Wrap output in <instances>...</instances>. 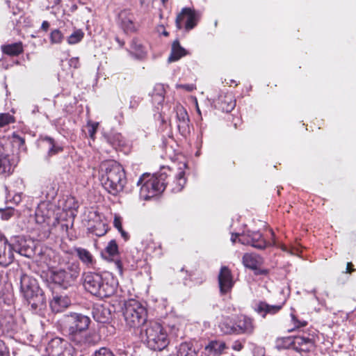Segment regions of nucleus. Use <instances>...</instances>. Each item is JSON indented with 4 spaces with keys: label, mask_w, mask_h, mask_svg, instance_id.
<instances>
[{
    "label": "nucleus",
    "mask_w": 356,
    "mask_h": 356,
    "mask_svg": "<svg viewBox=\"0 0 356 356\" xmlns=\"http://www.w3.org/2000/svg\"><path fill=\"white\" fill-rule=\"evenodd\" d=\"M78 63H79V60H78V59H77V58H72V59L70 60V65H74V66L75 67H76V64H77Z\"/></svg>",
    "instance_id": "680f3d73"
},
{
    "label": "nucleus",
    "mask_w": 356,
    "mask_h": 356,
    "mask_svg": "<svg viewBox=\"0 0 356 356\" xmlns=\"http://www.w3.org/2000/svg\"><path fill=\"white\" fill-rule=\"evenodd\" d=\"M39 145L40 148L47 152L48 158L63 151V147L50 137L46 136L42 138L40 140Z\"/></svg>",
    "instance_id": "6ab92c4d"
},
{
    "label": "nucleus",
    "mask_w": 356,
    "mask_h": 356,
    "mask_svg": "<svg viewBox=\"0 0 356 356\" xmlns=\"http://www.w3.org/2000/svg\"><path fill=\"white\" fill-rule=\"evenodd\" d=\"M106 229H102V230H99L98 232H95V234L97 235V236H103L106 234Z\"/></svg>",
    "instance_id": "e2e57ef3"
},
{
    "label": "nucleus",
    "mask_w": 356,
    "mask_h": 356,
    "mask_svg": "<svg viewBox=\"0 0 356 356\" xmlns=\"http://www.w3.org/2000/svg\"><path fill=\"white\" fill-rule=\"evenodd\" d=\"M186 54V50L180 46L179 41L175 40L172 44L171 54L168 58V62L177 61Z\"/></svg>",
    "instance_id": "473e14b6"
},
{
    "label": "nucleus",
    "mask_w": 356,
    "mask_h": 356,
    "mask_svg": "<svg viewBox=\"0 0 356 356\" xmlns=\"http://www.w3.org/2000/svg\"><path fill=\"white\" fill-rule=\"evenodd\" d=\"M242 261L243 265L250 269H257L263 263L262 258L254 253H245L243 258Z\"/></svg>",
    "instance_id": "bb28decb"
},
{
    "label": "nucleus",
    "mask_w": 356,
    "mask_h": 356,
    "mask_svg": "<svg viewBox=\"0 0 356 356\" xmlns=\"http://www.w3.org/2000/svg\"><path fill=\"white\" fill-rule=\"evenodd\" d=\"M2 51L9 56H18L23 52V46L21 42L1 46Z\"/></svg>",
    "instance_id": "72a5a7b5"
},
{
    "label": "nucleus",
    "mask_w": 356,
    "mask_h": 356,
    "mask_svg": "<svg viewBox=\"0 0 356 356\" xmlns=\"http://www.w3.org/2000/svg\"><path fill=\"white\" fill-rule=\"evenodd\" d=\"M121 234L122 237L125 240L127 241L129 238V236L127 232H126L124 230L121 229L119 231Z\"/></svg>",
    "instance_id": "4d7b16f0"
},
{
    "label": "nucleus",
    "mask_w": 356,
    "mask_h": 356,
    "mask_svg": "<svg viewBox=\"0 0 356 356\" xmlns=\"http://www.w3.org/2000/svg\"><path fill=\"white\" fill-rule=\"evenodd\" d=\"M60 321L70 339L73 341L81 339L80 335L88 330L90 318L80 313H70L63 315Z\"/></svg>",
    "instance_id": "20e7f679"
},
{
    "label": "nucleus",
    "mask_w": 356,
    "mask_h": 356,
    "mask_svg": "<svg viewBox=\"0 0 356 356\" xmlns=\"http://www.w3.org/2000/svg\"><path fill=\"white\" fill-rule=\"evenodd\" d=\"M13 137L15 139V141H18L20 145H23L24 144V143H25L24 139L22 138V137H20L17 135H15V134L13 135Z\"/></svg>",
    "instance_id": "6e6d98bb"
},
{
    "label": "nucleus",
    "mask_w": 356,
    "mask_h": 356,
    "mask_svg": "<svg viewBox=\"0 0 356 356\" xmlns=\"http://www.w3.org/2000/svg\"><path fill=\"white\" fill-rule=\"evenodd\" d=\"M118 17L120 22H134L135 20L133 13L128 9L121 10Z\"/></svg>",
    "instance_id": "4c0bfd02"
},
{
    "label": "nucleus",
    "mask_w": 356,
    "mask_h": 356,
    "mask_svg": "<svg viewBox=\"0 0 356 356\" xmlns=\"http://www.w3.org/2000/svg\"><path fill=\"white\" fill-rule=\"evenodd\" d=\"M12 201H13L15 204H18L19 202H21V195H20V194H16V195H15L13 197Z\"/></svg>",
    "instance_id": "5fc2aeb1"
},
{
    "label": "nucleus",
    "mask_w": 356,
    "mask_h": 356,
    "mask_svg": "<svg viewBox=\"0 0 356 356\" xmlns=\"http://www.w3.org/2000/svg\"><path fill=\"white\" fill-rule=\"evenodd\" d=\"M99 124L97 122H89L87 124V127L88 128V134L90 138L92 140L95 139V134L97 132V129L98 127Z\"/></svg>",
    "instance_id": "a19ab883"
},
{
    "label": "nucleus",
    "mask_w": 356,
    "mask_h": 356,
    "mask_svg": "<svg viewBox=\"0 0 356 356\" xmlns=\"http://www.w3.org/2000/svg\"><path fill=\"white\" fill-rule=\"evenodd\" d=\"M293 348V337H282L276 340V348L277 349H286Z\"/></svg>",
    "instance_id": "e433bc0d"
},
{
    "label": "nucleus",
    "mask_w": 356,
    "mask_h": 356,
    "mask_svg": "<svg viewBox=\"0 0 356 356\" xmlns=\"http://www.w3.org/2000/svg\"><path fill=\"white\" fill-rule=\"evenodd\" d=\"M0 356H10L8 347L0 339Z\"/></svg>",
    "instance_id": "c03bdc74"
},
{
    "label": "nucleus",
    "mask_w": 356,
    "mask_h": 356,
    "mask_svg": "<svg viewBox=\"0 0 356 356\" xmlns=\"http://www.w3.org/2000/svg\"><path fill=\"white\" fill-rule=\"evenodd\" d=\"M242 236H240L238 234H232V238H231V241L233 242V243H235L236 241V238H238V239L241 237Z\"/></svg>",
    "instance_id": "bf43d9fd"
},
{
    "label": "nucleus",
    "mask_w": 356,
    "mask_h": 356,
    "mask_svg": "<svg viewBox=\"0 0 356 356\" xmlns=\"http://www.w3.org/2000/svg\"><path fill=\"white\" fill-rule=\"evenodd\" d=\"M226 348V344L222 341H212L205 346L202 356H219Z\"/></svg>",
    "instance_id": "5701e85b"
},
{
    "label": "nucleus",
    "mask_w": 356,
    "mask_h": 356,
    "mask_svg": "<svg viewBox=\"0 0 356 356\" xmlns=\"http://www.w3.org/2000/svg\"><path fill=\"white\" fill-rule=\"evenodd\" d=\"M177 89H184L187 91H193L195 87L193 84H177L176 85Z\"/></svg>",
    "instance_id": "de8ad7c7"
},
{
    "label": "nucleus",
    "mask_w": 356,
    "mask_h": 356,
    "mask_svg": "<svg viewBox=\"0 0 356 356\" xmlns=\"http://www.w3.org/2000/svg\"><path fill=\"white\" fill-rule=\"evenodd\" d=\"M14 259V253L11 243L6 237L0 236V265L7 266Z\"/></svg>",
    "instance_id": "4468645a"
},
{
    "label": "nucleus",
    "mask_w": 356,
    "mask_h": 356,
    "mask_svg": "<svg viewBox=\"0 0 356 356\" xmlns=\"http://www.w3.org/2000/svg\"><path fill=\"white\" fill-rule=\"evenodd\" d=\"M313 345V340L309 337L302 336L293 337V348L298 352L309 351Z\"/></svg>",
    "instance_id": "b1692460"
},
{
    "label": "nucleus",
    "mask_w": 356,
    "mask_h": 356,
    "mask_svg": "<svg viewBox=\"0 0 356 356\" xmlns=\"http://www.w3.org/2000/svg\"><path fill=\"white\" fill-rule=\"evenodd\" d=\"M167 177L165 172L159 175L143 174L137 182V185L140 186V198L147 200L163 193L167 184Z\"/></svg>",
    "instance_id": "f03ea898"
},
{
    "label": "nucleus",
    "mask_w": 356,
    "mask_h": 356,
    "mask_svg": "<svg viewBox=\"0 0 356 356\" xmlns=\"http://www.w3.org/2000/svg\"><path fill=\"white\" fill-rule=\"evenodd\" d=\"M76 255L81 263L88 268H92L96 264V260L92 253L86 248L76 247L74 249Z\"/></svg>",
    "instance_id": "4be33fe9"
},
{
    "label": "nucleus",
    "mask_w": 356,
    "mask_h": 356,
    "mask_svg": "<svg viewBox=\"0 0 356 356\" xmlns=\"http://www.w3.org/2000/svg\"><path fill=\"white\" fill-rule=\"evenodd\" d=\"M202 19V13L191 8H184L177 15L175 22H197Z\"/></svg>",
    "instance_id": "f3484780"
},
{
    "label": "nucleus",
    "mask_w": 356,
    "mask_h": 356,
    "mask_svg": "<svg viewBox=\"0 0 356 356\" xmlns=\"http://www.w3.org/2000/svg\"><path fill=\"white\" fill-rule=\"evenodd\" d=\"M102 255L104 259L114 261L117 268L122 271L121 261L117 258L118 255V246L115 240H111L108 243Z\"/></svg>",
    "instance_id": "a211bd4d"
},
{
    "label": "nucleus",
    "mask_w": 356,
    "mask_h": 356,
    "mask_svg": "<svg viewBox=\"0 0 356 356\" xmlns=\"http://www.w3.org/2000/svg\"><path fill=\"white\" fill-rule=\"evenodd\" d=\"M81 339H79L77 341H73V342L79 346L83 345H95L97 343L100 337L98 334H97L95 332H89L86 333V332L80 335Z\"/></svg>",
    "instance_id": "7c9ffc66"
},
{
    "label": "nucleus",
    "mask_w": 356,
    "mask_h": 356,
    "mask_svg": "<svg viewBox=\"0 0 356 356\" xmlns=\"http://www.w3.org/2000/svg\"><path fill=\"white\" fill-rule=\"evenodd\" d=\"M352 266H353L352 263H351V262H348V263L347 264V267H346V273H352L353 271H354V270H355V269H353V268H352Z\"/></svg>",
    "instance_id": "13d9d810"
},
{
    "label": "nucleus",
    "mask_w": 356,
    "mask_h": 356,
    "mask_svg": "<svg viewBox=\"0 0 356 356\" xmlns=\"http://www.w3.org/2000/svg\"><path fill=\"white\" fill-rule=\"evenodd\" d=\"M196 24H176V26L178 29L185 28L186 31H189L193 29Z\"/></svg>",
    "instance_id": "09e8293b"
},
{
    "label": "nucleus",
    "mask_w": 356,
    "mask_h": 356,
    "mask_svg": "<svg viewBox=\"0 0 356 356\" xmlns=\"http://www.w3.org/2000/svg\"><path fill=\"white\" fill-rule=\"evenodd\" d=\"M49 24H42V29L44 31L47 30V29L49 28Z\"/></svg>",
    "instance_id": "0e129e2a"
},
{
    "label": "nucleus",
    "mask_w": 356,
    "mask_h": 356,
    "mask_svg": "<svg viewBox=\"0 0 356 356\" xmlns=\"http://www.w3.org/2000/svg\"><path fill=\"white\" fill-rule=\"evenodd\" d=\"M36 223L44 227H55L58 223V218L54 210L47 204L42 202L36 209L35 213Z\"/></svg>",
    "instance_id": "6e6552de"
},
{
    "label": "nucleus",
    "mask_w": 356,
    "mask_h": 356,
    "mask_svg": "<svg viewBox=\"0 0 356 356\" xmlns=\"http://www.w3.org/2000/svg\"><path fill=\"white\" fill-rule=\"evenodd\" d=\"M186 183V179L185 178V172L181 170V168H180V171L176 175V181H175V186L172 188V192H180L183 189Z\"/></svg>",
    "instance_id": "c9c22d12"
},
{
    "label": "nucleus",
    "mask_w": 356,
    "mask_h": 356,
    "mask_svg": "<svg viewBox=\"0 0 356 356\" xmlns=\"http://www.w3.org/2000/svg\"><path fill=\"white\" fill-rule=\"evenodd\" d=\"M198 348L193 343H181L177 349V356H197Z\"/></svg>",
    "instance_id": "c756f323"
},
{
    "label": "nucleus",
    "mask_w": 356,
    "mask_h": 356,
    "mask_svg": "<svg viewBox=\"0 0 356 356\" xmlns=\"http://www.w3.org/2000/svg\"><path fill=\"white\" fill-rule=\"evenodd\" d=\"M94 356H115V355L108 348H101L95 352Z\"/></svg>",
    "instance_id": "37998d69"
},
{
    "label": "nucleus",
    "mask_w": 356,
    "mask_h": 356,
    "mask_svg": "<svg viewBox=\"0 0 356 356\" xmlns=\"http://www.w3.org/2000/svg\"><path fill=\"white\" fill-rule=\"evenodd\" d=\"M123 315L127 326L131 328H138L146 323L147 312L140 302L131 299L124 303Z\"/></svg>",
    "instance_id": "423d86ee"
},
{
    "label": "nucleus",
    "mask_w": 356,
    "mask_h": 356,
    "mask_svg": "<svg viewBox=\"0 0 356 356\" xmlns=\"http://www.w3.org/2000/svg\"><path fill=\"white\" fill-rule=\"evenodd\" d=\"M103 276L95 272H86L83 275V284L85 289L94 296L97 293V284L102 283Z\"/></svg>",
    "instance_id": "2eb2a0df"
},
{
    "label": "nucleus",
    "mask_w": 356,
    "mask_h": 356,
    "mask_svg": "<svg viewBox=\"0 0 356 356\" xmlns=\"http://www.w3.org/2000/svg\"><path fill=\"white\" fill-rule=\"evenodd\" d=\"M238 242L244 245H250L257 249H264L267 246V243L263 238L262 234L259 232L248 231L246 235H242L238 239Z\"/></svg>",
    "instance_id": "ddd939ff"
},
{
    "label": "nucleus",
    "mask_w": 356,
    "mask_h": 356,
    "mask_svg": "<svg viewBox=\"0 0 356 356\" xmlns=\"http://www.w3.org/2000/svg\"><path fill=\"white\" fill-rule=\"evenodd\" d=\"M15 120L13 115L8 113H0V127L15 122Z\"/></svg>",
    "instance_id": "ea45409f"
},
{
    "label": "nucleus",
    "mask_w": 356,
    "mask_h": 356,
    "mask_svg": "<svg viewBox=\"0 0 356 356\" xmlns=\"http://www.w3.org/2000/svg\"><path fill=\"white\" fill-rule=\"evenodd\" d=\"M13 252L30 257L33 252V241L23 236L15 237L11 243Z\"/></svg>",
    "instance_id": "f8f14e48"
},
{
    "label": "nucleus",
    "mask_w": 356,
    "mask_h": 356,
    "mask_svg": "<svg viewBox=\"0 0 356 356\" xmlns=\"http://www.w3.org/2000/svg\"><path fill=\"white\" fill-rule=\"evenodd\" d=\"M232 348L235 350H241L243 348V345L241 342L236 341L233 344Z\"/></svg>",
    "instance_id": "864d4df0"
},
{
    "label": "nucleus",
    "mask_w": 356,
    "mask_h": 356,
    "mask_svg": "<svg viewBox=\"0 0 356 356\" xmlns=\"http://www.w3.org/2000/svg\"><path fill=\"white\" fill-rule=\"evenodd\" d=\"M140 334L147 346L154 350H162L169 343L166 332L160 323L155 321L147 322Z\"/></svg>",
    "instance_id": "7ed1b4c3"
},
{
    "label": "nucleus",
    "mask_w": 356,
    "mask_h": 356,
    "mask_svg": "<svg viewBox=\"0 0 356 356\" xmlns=\"http://www.w3.org/2000/svg\"><path fill=\"white\" fill-rule=\"evenodd\" d=\"M20 289L33 309H36L45 305L46 298L35 279L22 274L20 277Z\"/></svg>",
    "instance_id": "39448f33"
},
{
    "label": "nucleus",
    "mask_w": 356,
    "mask_h": 356,
    "mask_svg": "<svg viewBox=\"0 0 356 356\" xmlns=\"http://www.w3.org/2000/svg\"><path fill=\"white\" fill-rule=\"evenodd\" d=\"M100 181L111 194L121 192L126 184L125 172L122 167L114 161H106L100 165Z\"/></svg>",
    "instance_id": "f257e3e1"
},
{
    "label": "nucleus",
    "mask_w": 356,
    "mask_h": 356,
    "mask_svg": "<svg viewBox=\"0 0 356 356\" xmlns=\"http://www.w3.org/2000/svg\"><path fill=\"white\" fill-rule=\"evenodd\" d=\"M13 171L10 156L6 154H0V174L10 175Z\"/></svg>",
    "instance_id": "2f4dec72"
},
{
    "label": "nucleus",
    "mask_w": 356,
    "mask_h": 356,
    "mask_svg": "<svg viewBox=\"0 0 356 356\" xmlns=\"http://www.w3.org/2000/svg\"><path fill=\"white\" fill-rule=\"evenodd\" d=\"M218 284L222 294L229 292L234 286L232 273L227 266H222L220 268L218 275Z\"/></svg>",
    "instance_id": "dca6fc26"
},
{
    "label": "nucleus",
    "mask_w": 356,
    "mask_h": 356,
    "mask_svg": "<svg viewBox=\"0 0 356 356\" xmlns=\"http://www.w3.org/2000/svg\"><path fill=\"white\" fill-rule=\"evenodd\" d=\"M107 142L114 148L122 147L125 145L124 137L120 133L112 132L105 136Z\"/></svg>",
    "instance_id": "f704fd0d"
},
{
    "label": "nucleus",
    "mask_w": 356,
    "mask_h": 356,
    "mask_svg": "<svg viewBox=\"0 0 356 356\" xmlns=\"http://www.w3.org/2000/svg\"><path fill=\"white\" fill-rule=\"evenodd\" d=\"M46 350L49 356H74V348L67 341L61 338L52 339Z\"/></svg>",
    "instance_id": "1a4fd4ad"
},
{
    "label": "nucleus",
    "mask_w": 356,
    "mask_h": 356,
    "mask_svg": "<svg viewBox=\"0 0 356 356\" xmlns=\"http://www.w3.org/2000/svg\"><path fill=\"white\" fill-rule=\"evenodd\" d=\"M51 41L52 43H59L63 39V35L58 30H54L51 33Z\"/></svg>",
    "instance_id": "79ce46f5"
},
{
    "label": "nucleus",
    "mask_w": 356,
    "mask_h": 356,
    "mask_svg": "<svg viewBox=\"0 0 356 356\" xmlns=\"http://www.w3.org/2000/svg\"><path fill=\"white\" fill-rule=\"evenodd\" d=\"M177 118L178 120V129L181 134L189 131V116L186 110L181 105L176 107Z\"/></svg>",
    "instance_id": "412c9836"
},
{
    "label": "nucleus",
    "mask_w": 356,
    "mask_h": 356,
    "mask_svg": "<svg viewBox=\"0 0 356 356\" xmlns=\"http://www.w3.org/2000/svg\"><path fill=\"white\" fill-rule=\"evenodd\" d=\"M165 90L163 84L158 83L155 85L152 94V104L157 109L163 104L165 99Z\"/></svg>",
    "instance_id": "c85d7f7f"
},
{
    "label": "nucleus",
    "mask_w": 356,
    "mask_h": 356,
    "mask_svg": "<svg viewBox=\"0 0 356 356\" xmlns=\"http://www.w3.org/2000/svg\"><path fill=\"white\" fill-rule=\"evenodd\" d=\"M139 104V98H136V97H134L131 98L130 101L129 107L130 108H136L138 106Z\"/></svg>",
    "instance_id": "603ef678"
},
{
    "label": "nucleus",
    "mask_w": 356,
    "mask_h": 356,
    "mask_svg": "<svg viewBox=\"0 0 356 356\" xmlns=\"http://www.w3.org/2000/svg\"><path fill=\"white\" fill-rule=\"evenodd\" d=\"M312 293H314V294H316V289H313V290L312 291Z\"/></svg>",
    "instance_id": "338daca9"
},
{
    "label": "nucleus",
    "mask_w": 356,
    "mask_h": 356,
    "mask_svg": "<svg viewBox=\"0 0 356 356\" xmlns=\"http://www.w3.org/2000/svg\"><path fill=\"white\" fill-rule=\"evenodd\" d=\"M80 273L79 264L77 262L67 263L64 268L51 272L52 281L63 289L74 284Z\"/></svg>",
    "instance_id": "0eeeda50"
},
{
    "label": "nucleus",
    "mask_w": 356,
    "mask_h": 356,
    "mask_svg": "<svg viewBox=\"0 0 356 356\" xmlns=\"http://www.w3.org/2000/svg\"><path fill=\"white\" fill-rule=\"evenodd\" d=\"M113 225L116 229H118V231L122 229V222L119 217H115Z\"/></svg>",
    "instance_id": "8fccbe9b"
},
{
    "label": "nucleus",
    "mask_w": 356,
    "mask_h": 356,
    "mask_svg": "<svg viewBox=\"0 0 356 356\" xmlns=\"http://www.w3.org/2000/svg\"><path fill=\"white\" fill-rule=\"evenodd\" d=\"M70 305V300L67 296H54L50 301L51 311L55 313L63 312Z\"/></svg>",
    "instance_id": "393cba45"
},
{
    "label": "nucleus",
    "mask_w": 356,
    "mask_h": 356,
    "mask_svg": "<svg viewBox=\"0 0 356 356\" xmlns=\"http://www.w3.org/2000/svg\"><path fill=\"white\" fill-rule=\"evenodd\" d=\"M254 328L252 318L247 316H241L227 332L229 334L251 335L254 333Z\"/></svg>",
    "instance_id": "9d476101"
},
{
    "label": "nucleus",
    "mask_w": 356,
    "mask_h": 356,
    "mask_svg": "<svg viewBox=\"0 0 356 356\" xmlns=\"http://www.w3.org/2000/svg\"><path fill=\"white\" fill-rule=\"evenodd\" d=\"M93 318L98 323H106L111 319L110 309L102 304H96L92 311Z\"/></svg>",
    "instance_id": "aec40b11"
},
{
    "label": "nucleus",
    "mask_w": 356,
    "mask_h": 356,
    "mask_svg": "<svg viewBox=\"0 0 356 356\" xmlns=\"http://www.w3.org/2000/svg\"><path fill=\"white\" fill-rule=\"evenodd\" d=\"M36 112H39V109H38V107L37 106H35L34 107L33 110L32 111L33 113H35Z\"/></svg>",
    "instance_id": "69168bd1"
},
{
    "label": "nucleus",
    "mask_w": 356,
    "mask_h": 356,
    "mask_svg": "<svg viewBox=\"0 0 356 356\" xmlns=\"http://www.w3.org/2000/svg\"><path fill=\"white\" fill-rule=\"evenodd\" d=\"M163 35H165V36H167V35H168V32L164 31V32H163Z\"/></svg>",
    "instance_id": "774afa93"
},
{
    "label": "nucleus",
    "mask_w": 356,
    "mask_h": 356,
    "mask_svg": "<svg viewBox=\"0 0 356 356\" xmlns=\"http://www.w3.org/2000/svg\"><path fill=\"white\" fill-rule=\"evenodd\" d=\"M284 303L277 305H270L265 302H259L255 305L254 310L263 317L266 314H275L277 313L283 306Z\"/></svg>",
    "instance_id": "a878e982"
},
{
    "label": "nucleus",
    "mask_w": 356,
    "mask_h": 356,
    "mask_svg": "<svg viewBox=\"0 0 356 356\" xmlns=\"http://www.w3.org/2000/svg\"><path fill=\"white\" fill-rule=\"evenodd\" d=\"M122 29L126 33H129V32H134L136 31V29L134 27V24H121Z\"/></svg>",
    "instance_id": "49530a36"
},
{
    "label": "nucleus",
    "mask_w": 356,
    "mask_h": 356,
    "mask_svg": "<svg viewBox=\"0 0 356 356\" xmlns=\"http://www.w3.org/2000/svg\"><path fill=\"white\" fill-rule=\"evenodd\" d=\"M218 104L221 109L227 113L231 112L236 106V101L231 93L220 95L218 97Z\"/></svg>",
    "instance_id": "cd10ccee"
},
{
    "label": "nucleus",
    "mask_w": 356,
    "mask_h": 356,
    "mask_svg": "<svg viewBox=\"0 0 356 356\" xmlns=\"http://www.w3.org/2000/svg\"><path fill=\"white\" fill-rule=\"evenodd\" d=\"M291 318H292V321L293 322L294 327L296 328L305 327L307 324V321H300L298 320L293 314H291Z\"/></svg>",
    "instance_id": "a18cd8bd"
},
{
    "label": "nucleus",
    "mask_w": 356,
    "mask_h": 356,
    "mask_svg": "<svg viewBox=\"0 0 356 356\" xmlns=\"http://www.w3.org/2000/svg\"><path fill=\"white\" fill-rule=\"evenodd\" d=\"M131 47L133 49H135L136 51H138L140 54L143 53V46L140 44H137L135 42H132Z\"/></svg>",
    "instance_id": "3c124183"
},
{
    "label": "nucleus",
    "mask_w": 356,
    "mask_h": 356,
    "mask_svg": "<svg viewBox=\"0 0 356 356\" xmlns=\"http://www.w3.org/2000/svg\"><path fill=\"white\" fill-rule=\"evenodd\" d=\"M83 32L79 29L75 30L67 38V42L70 44H74L79 42L83 38Z\"/></svg>",
    "instance_id": "58836bf2"
},
{
    "label": "nucleus",
    "mask_w": 356,
    "mask_h": 356,
    "mask_svg": "<svg viewBox=\"0 0 356 356\" xmlns=\"http://www.w3.org/2000/svg\"><path fill=\"white\" fill-rule=\"evenodd\" d=\"M102 283L97 284L98 289L97 293L94 296L100 298H108L113 296L116 291L118 283L117 281L111 276H106L102 277Z\"/></svg>",
    "instance_id": "9b49d317"
},
{
    "label": "nucleus",
    "mask_w": 356,
    "mask_h": 356,
    "mask_svg": "<svg viewBox=\"0 0 356 356\" xmlns=\"http://www.w3.org/2000/svg\"><path fill=\"white\" fill-rule=\"evenodd\" d=\"M60 0H49V4H51V7L59 4Z\"/></svg>",
    "instance_id": "052dcab7"
}]
</instances>
